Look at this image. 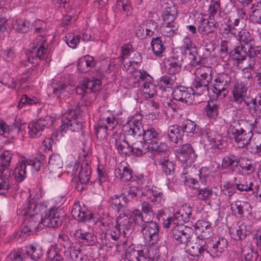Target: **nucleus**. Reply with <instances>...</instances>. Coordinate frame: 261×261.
Returning <instances> with one entry per match:
<instances>
[{"label":"nucleus","instance_id":"nucleus-1","mask_svg":"<svg viewBox=\"0 0 261 261\" xmlns=\"http://www.w3.org/2000/svg\"><path fill=\"white\" fill-rule=\"evenodd\" d=\"M41 205L29 201L28 203L19 208L18 213L19 217L27 216L29 215L27 222L24 224L30 228L33 231L42 229L45 226L44 219L38 213V208Z\"/></svg>","mask_w":261,"mask_h":261},{"label":"nucleus","instance_id":"nucleus-2","mask_svg":"<svg viewBox=\"0 0 261 261\" xmlns=\"http://www.w3.org/2000/svg\"><path fill=\"white\" fill-rule=\"evenodd\" d=\"M212 69L207 66H202L197 69V74L192 83V89L199 95L208 92V85L212 80Z\"/></svg>","mask_w":261,"mask_h":261},{"label":"nucleus","instance_id":"nucleus-3","mask_svg":"<svg viewBox=\"0 0 261 261\" xmlns=\"http://www.w3.org/2000/svg\"><path fill=\"white\" fill-rule=\"evenodd\" d=\"M242 120H238L237 122H233L229 126L228 133L230 134L240 148L246 147L248 150L249 149L248 145L251 139L253 136L251 130L246 129L243 127Z\"/></svg>","mask_w":261,"mask_h":261},{"label":"nucleus","instance_id":"nucleus-4","mask_svg":"<svg viewBox=\"0 0 261 261\" xmlns=\"http://www.w3.org/2000/svg\"><path fill=\"white\" fill-rule=\"evenodd\" d=\"M116 224L109 232H107L105 237L109 236L115 241L118 239L121 234L126 237L129 235L133 229L128 217L125 214H121L116 220Z\"/></svg>","mask_w":261,"mask_h":261},{"label":"nucleus","instance_id":"nucleus-5","mask_svg":"<svg viewBox=\"0 0 261 261\" xmlns=\"http://www.w3.org/2000/svg\"><path fill=\"white\" fill-rule=\"evenodd\" d=\"M54 122L53 119L49 116L38 119L36 121L30 122L28 124L29 134L32 138L40 137L45 128H48Z\"/></svg>","mask_w":261,"mask_h":261},{"label":"nucleus","instance_id":"nucleus-6","mask_svg":"<svg viewBox=\"0 0 261 261\" xmlns=\"http://www.w3.org/2000/svg\"><path fill=\"white\" fill-rule=\"evenodd\" d=\"M185 55L182 52L174 54L173 56L165 59L164 61V67L165 71L169 75H175L181 70Z\"/></svg>","mask_w":261,"mask_h":261},{"label":"nucleus","instance_id":"nucleus-7","mask_svg":"<svg viewBox=\"0 0 261 261\" xmlns=\"http://www.w3.org/2000/svg\"><path fill=\"white\" fill-rule=\"evenodd\" d=\"M65 214L62 208H52L43 217L45 226L56 228L62 225Z\"/></svg>","mask_w":261,"mask_h":261},{"label":"nucleus","instance_id":"nucleus-8","mask_svg":"<svg viewBox=\"0 0 261 261\" xmlns=\"http://www.w3.org/2000/svg\"><path fill=\"white\" fill-rule=\"evenodd\" d=\"M141 231L145 240L154 244L159 239V226L153 220L146 221L141 225Z\"/></svg>","mask_w":261,"mask_h":261},{"label":"nucleus","instance_id":"nucleus-9","mask_svg":"<svg viewBox=\"0 0 261 261\" xmlns=\"http://www.w3.org/2000/svg\"><path fill=\"white\" fill-rule=\"evenodd\" d=\"M230 81V76L225 73L219 74L215 79V84L213 86V91L216 97L223 98L226 96Z\"/></svg>","mask_w":261,"mask_h":261},{"label":"nucleus","instance_id":"nucleus-10","mask_svg":"<svg viewBox=\"0 0 261 261\" xmlns=\"http://www.w3.org/2000/svg\"><path fill=\"white\" fill-rule=\"evenodd\" d=\"M161 200L160 196H153L141 203V211L146 221L153 219L156 209L161 205Z\"/></svg>","mask_w":261,"mask_h":261},{"label":"nucleus","instance_id":"nucleus-11","mask_svg":"<svg viewBox=\"0 0 261 261\" xmlns=\"http://www.w3.org/2000/svg\"><path fill=\"white\" fill-rule=\"evenodd\" d=\"M91 169L87 162L83 163L79 172L78 178L76 176L72 179V181L76 184L75 189L78 191L84 190L90 178Z\"/></svg>","mask_w":261,"mask_h":261},{"label":"nucleus","instance_id":"nucleus-12","mask_svg":"<svg viewBox=\"0 0 261 261\" xmlns=\"http://www.w3.org/2000/svg\"><path fill=\"white\" fill-rule=\"evenodd\" d=\"M192 234V230L190 227L178 225L172 230L173 239L177 242V244L182 245L185 248L190 242Z\"/></svg>","mask_w":261,"mask_h":261},{"label":"nucleus","instance_id":"nucleus-13","mask_svg":"<svg viewBox=\"0 0 261 261\" xmlns=\"http://www.w3.org/2000/svg\"><path fill=\"white\" fill-rule=\"evenodd\" d=\"M184 41L186 43L184 51L186 55H188L189 59L190 60V65L192 66L196 67L203 64V63H202L203 59L200 56L199 57V59L197 60L198 53L195 45L192 44L191 39L187 37L185 38Z\"/></svg>","mask_w":261,"mask_h":261},{"label":"nucleus","instance_id":"nucleus-14","mask_svg":"<svg viewBox=\"0 0 261 261\" xmlns=\"http://www.w3.org/2000/svg\"><path fill=\"white\" fill-rule=\"evenodd\" d=\"M237 44L243 46L244 49H247L249 54V58L253 59L255 57L261 59V46H255L253 45V40L252 38L241 37L239 42L237 39L235 40Z\"/></svg>","mask_w":261,"mask_h":261},{"label":"nucleus","instance_id":"nucleus-15","mask_svg":"<svg viewBox=\"0 0 261 261\" xmlns=\"http://www.w3.org/2000/svg\"><path fill=\"white\" fill-rule=\"evenodd\" d=\"M80 113V111H79L75 114L71 115L70 117H64L62 118V124L61 126L62 130L68 128L72 132H78L82 128V123L79 120Z\"/></svg>","mask_w":261,"mask_h":261},{"label":"nucleus","instance_id":"nucleus-16","mask_svg":"<svg viewBox=\"0 0 261 261\" xmlns=\"http://www.w3.org/2000/svg\"><path fill=\"white\" fill-rule=\"evenodd\" d=\"M128 201L124 194L115 195L109 200V208L117 213L123 212Z\"/></svg>","mask_w":261,"mask_h":261},{"label":"nucleus","instance_id":"nucleus-17","mask_svg":"<svg viewBox=\"0 0 261 261\" xmlns=\"http://www.w3.org/2000/svg\"><path fill=\"white\" fill-rule=\"evenodd\" d=\"M177 151L179 154V160L183 163L190 164L194 162L197 158L193 148L190 144L182 145Z\"/></svg>","mask_w":261,"mask_h":261},{"label":"nucleus","instance_id":"nucleus-18","mask_svg":"<svg viewBox=\"0 0 261 261\" xmlns=\"http://www.w3.org/2000/svg\"><path fill=\"white\" fill-rule=\"evenodd\" d=\"M159 166L166 175H172L175 172V165L169 156V154L164 153L157 160Z\"/></svg>","mask_w":261,"mask_h":261},{"label":"nucleus","instance_id":"nucleus-19","mask_svg":"<svg viewBox=\"0 0 261 261\" xmlns=\"http://www.w3.org/2000/svg\"><path fill=\"white\" fill-rule=\"evenodd\" d=\"M172 97L176 101L187 104L192 103L191 94L188 91V88L184 86L176 87L172 92Z\"/></svg>","mask_w":261,"mask_h":261},{"label":"nucleus","instance_id":"nucleus-20","mask_svg":"<svg viewBox=\"0 0 261 261\" xmlns=\"http://www.w3.org/2000/svg\"><path fill=\"white\" fill-rule=\"evenodd\" d=\"M195 228L198 234L197 238L204 240L211 237L212 227L208 222L199 220L195 224Z\"/></svg>","mask_w":261,"mask_h":261},{"label":"nucleus","instance_id":"nucleus-21","mask_svg":"<svg viewBox=\"0 0 261 261\" xmlns=\"http://www.w3.org/2000/svg\"><path fill=\"white\" fill-rule=\"evenodd\" d=\"M25 125L26 124L23 122L20 118H16L11 126L12 132H14L16 133H22L24 130ZM7 131L8 134L10 133L8 126L5 123L0 122V135L6 137Z\"/></svg>","mask_w":261,"mask_h":261},{"label":"nucleus","instance_id":"nucleus-22","mask_svg":"<svg viewBox=\"0 0 261 261\" xmlns=\"http://www.w3.org/2000/svg\"><path fill=\"white\" fill-rule=\"evenodd\" d=\"M126 137L124 138L121 136H116L113 139L114 140L115 148L120 154L125 155L132 154L131 145L126 141Z\"/></svg>","mask_w":261,"mask_h":261},{"label":"nucleus","instance_id":"nucleus-23","mask_svg":"<svg viewBox=\"0 0 261 261\" xmlns=\"http://www.w3.org/2000/svg\"><path fill=\"white\" fill-rule=\"evenodd\" d=\"M249 112L255 118L261 113V95H258L255 98L244 100Z\"/></svg>","mask_w":261,"mask_h":261},{"label":"nucleus","instance_id":"nucleus-24","mask_svg":"<svg viewBox=\"0 0 261 261\" xmlns=\"http://www.w3.org/2000/svg\"><path fill=\"white\" fill-rule=\"evenodd\" d=\"M205 241L200 239L196 238V242L191 244V247L189 249L190 254L193 256L199 257L203 255L204 252L209 253L206 250Z\"/></svg>","mask_w":261,"mask_h":261},{"label":"nucleus","instance_id":"nucleus-25","mask_svg":"<svg viewBox=\"0 0 261 261\" xmlns=\"http://www.w3.org/2000/svg\"><path fill=\"white\" fill-rule=\"evenodd\" d=\"M95 64L93 57L89 55L85 56L79 60L78 70L81 72H88L95 66Z\"/></svg>","mask_w":261,"mask_h":261},{"label":"nucleus","instance_id":"nucleus-26","mask_svg":"<svg viewBox=\"0 0 261 261\" xmlns=\"http://www.w3.org/2000/svg\"><path fill=\"white\" fill-rule=\"evenodd\" d=\"M181 127L177 125H172L168 127L166 132L169 140L176 144L182 143V135L181 133Z\"/></svg>","mask_w":261,"mask_h":261},{"label":"nucleus","instance_id":"nucleus-27","mask_svg":"<svg viewBox=\"0 0 261 261\" xmlns=\"http://www.w3.org/2000/svg\"><path fill=\"white\" fill-rule=\"evenodd\" d=\"M141 138H135L131 144L132 154H134L137 156H140L145 154L150 147L149 145Z\"/></svg>","mask_w":261,"mask_h":261},{"label":"nucleus","instance_id":"nucleus-28","mask_svg":"<svg viewBox=\"0 0 261 261\" xmlns=\"http://www.w3.org/2000/svg\"><path fill=\"white\" fill-rule=\"evenodd\" d=\"M125 257L128 261H146L149 257L147 253L143 250H136L129 247L126 250Z\"/></svg>","mask_w":261,"mask_h":261},{"label":"nucleus","instance_id":"nucleus-29","mask_svg":"<svg viewBox=\"0 0 261 261\" xmlns=\"http://www.w3.org/2000/svg\"><path fill=\"white\" fill-rule=\"evenodd\" d=\"M206 136L213 147L221 149L224 147L226 143L223 140V137L216 132L208 129Z\"/></svg>","mask_w":261,"mask_h":261},{"label":"nucleus","instance_id":"nucleus-30","mask_svg":"<svg viewBox=\"0 0 261 261\" xmlns=\"http://www.w3.org/2000/svg\"><path fill=\"white\" fill-rule=\"evenodd\" d=\"M54 81L52 87L53 88V93L58 99L60 100L68 96L69 92L68 86L60 82Z\"/></svg>","mask_w":261,"mask_h":261},{"label":"nucleus","instance_id":"nucleus-31","mask_svg":"<svg viewBox=\"0 0 261 261\" xmlns=\"http://www.w3.org/2000/svg\"><path fill=\"white\" fill-rule=\"evenodd\" d=\"M142 140L148 145L157 143L160 140L159 134L152 126H146Z\"/></svg>","mask_w":261,"mask_h":261},{"label":"nucleus","instance_id":"nucleus-32","mask_svg":"<svg viewBox=\"0 0 261 261\" xmlns=\"http://www.w3.org/2000/svg\"><path fill=\"white\" fill-rule=\"evenodd\" d=\"M240 157L233 154L225 156L222 160V167L224 169H229L232 171L238 168Z\"/></svg>","mask_w":261,"mask_h":261},{"label":"nucleus","instance_id":"nucleus-33","mask_svg":"<svg viewBox=\"0 0 261 261\" xmlns=\"http://www.w3.org/2000/svg\"><path fill=\"white\" fill-rule=\"evenodd\" d=\"M229 56L232 59L238 61L244 60L247 57H249V54L247 49H244L243 46L237 44L229 52Z\"/></svg>","mask_w":261,"mask_h":261},{"label":"nucleus","instance_id":"nucleus-34","mask_svg":"<svg viewBox=\"0 0 261 261\" xmlns=\"http://www.w3.org/2000/svg\"><path fill=\"white\" fill-rule=\"evenodd\" d=\"M220 109L219 103L216 101L209 100L204 108L205 115L210 118L216 119Z\"/></svg>","mask_w":261,"mask_h":261},{"label":"nucleus","instance_id":"nucleus-35","mask_svg":"<svg viewBox=\"0 0 261 261\" xmlns=\"http://www.w3.org/2000/svg\"><path fill=\"white\" fill-rule=\"evenodd\" d=\"M132 171L127 166L119 165L115 170L116 177L123 181H127L132 178Z\"/></svg>","mask_w":261,"mask_h":261},{"label":"nucleus","instance_id":"nucleus-36","mask_svg":"<svg viewBox=\"0 0 261 261\" xmlns=\"http://www.w3.org/2000/svg\"><path fill=\"white\" fill-rule=\"evenodd\" d=\"M71 214L75 219L81 222L90 220L93 217V214L92 213L82 211L80 207L73 208Z\"/></svg>","mask_w":261,"mask_h":261},{"label":"nucleus","instance_id":"nucleus-37","mask_svg":"<svg viewBox=\"0 0 261 261\" xmlns=\"http://www.w3.org/2000/svg\"><path fill=\"white\" fill-rule=\"evenodd\" d=\"M182 133H192L199 135L201 133V128L194 121L187 120L180 126Z\"/></svg>","mask_w":261,"mask_h":261},{"label":"nucleus","instance_id":"nucleus-38","mask_svg":"<svg viewBox=\"0 0 261 261\" xmlns=\"http://www.w3.org/2000/svg\"><path fill=\"white\" fill-rule=\"evenodd\" d=\"M238 167H240L242 171L247 172L248 174L253 172L255 170V164L251 159L240 156Z\"/></svg>","mask_w":261,"mask_h":261},{"label":"nucleus","instance_id":"nucleus-39","mask_svg":"<svg viewBox=\"0 0 261 261\" xmlns=\"http://www.w3.org/2000/svg\"><path fill=\"white\" fill-rule=\"evenodd\" d=\"M227 241L224 238H219L216 243L213 244L211 252L215 254L216 256H219L222 252L227 248Z\"/></svg>","mask_w":261,"mask_h":261},{"label":"nucleus","instance_id":"nucleus-40","mask_svg":"<svg viewBox=\"0 0 261 261\" xmlns=\"http://www.w3.org/2000/svg\"><path fill=\"white\" fill-rule=\"evenodd\" d=\"M145 126H143L139 121H136L134 123L133 125L130 127L129 129L127 130V135L133 136L134 137L137 136L139 138H141V136H143L145 132Z\"/></svg>","mask_w":261,"mask_h":261},{"label":"nucleus","instance_id":"nucleus-41","mask_svg":"<svg viewBox=\"0 0 261 261\" xmlns=\"http://www.w3.org/2000/svg\"><path fill=\"white\" fill-rule=\"evenodd\" d=\"M151 46L154 54L156 56L161 57L165 50L161 38L160 37L153 38L151 41Z\"/></svg>","mask_w":261,"mask_h":261},{"label":"nucleus","instance_id":"nucleus-42","mask_svg":"<svg viewBox=\"0 0 261 261\" xmlns=\"http://www.w3.org/2000/svg\"><path fill=\"white\" fill-rule=\"evenodd\" d=\"M27 248L26 254L33 260H37L42 255V248L38 245H30Z\"/></svg>","mask_w":261,"mask_h":261},{"label":"nucleus","instance_id":"nucleus-43","mask_svg":"<svg viewBox=\"0 0 261 261\" xmlns=\"http://www.w3.org/2000/svg\"><path fill=\"white\" fill-rule=\"evenodd\" d=\"M142 93L144 97L149 98L156 95V87L150 82H145L143 84Z\"/></svg>","mask_w":261,"mask_h":261},{"label":"nucleus","instance_id":"nucleus-44","mask_svg":"<svg viewBox=\"0 0 261 261\" xmlns=\"http://www.w3.org/2000/svg\"><path fill=\"white\" fill-rule=\"evenodd\" d=\"M150 147L151 148L152 151L154 155H162L164 153L169 154L168 147L165 143H161L159 141L157 143H153Z\"/></svg>","mask_w":261,"mask_h":261},{"label":"nucleus","instance_id":"nucleus-45","mask_svg":"<svg viewBox=\"0 0 261 261\" xmlns=\"http://www.w3.org/2000/svg\"><path fill=\"white\" fill-rule=\"evenodd\" d=\"M21 164L15 168L14 173H15V178L18 182L22 181L25 178L26 174L25 169L27 168L25 160H22Z\"/></svg>","mask_w":261,"mask_h":261},{"label":"nucleus","instance_id":"nucleus-46","mask_svg":"<svg viewBox=\"0 0 261 261\" xmlns=\"http://www.w3.org/2000/svg\"><path fill=\"white\" fill-rule=\"evenodd\" d=\"M236 188L240 192L252 191L253 193H255V186L254 184L250 181L242 180L239 183L235 184Z\"/></svg>","mask_w":261,"mask_h":261},{"label":"nucleus","instance_id":"nucleus-47","mask_svg":"<svg viewBox=\"0 0 261 261\" xmlns=\"http://www.w3.org/2000/svg\"><path fill=\"white\" fill-rule=\"evenodd\" d=\"M131 223H135V224L140 225L141 223L145 222V217L141 211L139 209H135L132 211L130 218H128ZM133 225V224H132Z\"/></svg>","mask_w":261,"mask_h":261},{"label":"nucleus","instance_id":"nucleus-48","mask_svg":"<svg viewBox=\"0 0 261 261\" xmlns=\"http://www.w3.org/2000/svg\"><path fill=\"white\" fill-rule=\"evenodd\" d=\"M250 9H252L251 13L250 14L251 19L254 22L261 24V7L258 5L255 6L253 4L251 5Z\"/></svg>","mask_w":261,"mask_h":261},{"label":"nucleus","instance_id":"nucleus-49","mask_svg":"<svg viewBox=\"0 0 261 261\" xmlns=\"http://www.w3.org/2000/svg\"><path fill=\"white\" fill-rule=\"evenodd\" d=\"M242 253L246 261H256L258 257L257 252L250 247L243 248Z\"/></svg>","mask_w":261,"mask_h":261},{"label":"nucleus","instance_id":"nucleus-50","mask_svg":"<svg viewBox=\"0 0 261 261\" xmlns=\"http://www.w3.org/2000/svg\"><path fill=\"white\" fill-rule=\"evenodd\" d=\"M47 43L46 39H45L43 35H37L35 39L30 44V48L32 49H37V48H41L43 46H46Z\"/></svg>","mask_w":261,"mask_h":261},{"label":"nucleus","instance_id":"nucleus-51","mask_svg":"<svg viewBox=\"0 0 261 261\" xmlns=\"http://www.w3.org/2000/svg\"><path fill=\"white\" fill-rule=\"evenodd\" d=\"M30 27V23L28 20L19 19L17 20L14 24L15 29L21 33L27 32Z\"/></svg>","mask_w":261,"mask_h":261},{"label":"nucleus","instance_id":"nucleus-52","mask_svg":"<svg viewBox=\"0 0 261 261\" xmlns=\"http://www.w3.org/2000/svg\"><path fill=\"white\" fill-rule=\"evenodd\" d=\"M48 164L55 169H60L63 166V162L61 158L58 154H52L50 155Z\"/></svg>","mask_w":261,"mask_h":261},{"label":"nucleus","instance_id":"nucleus-53","mask_svg":"<svg viewBox=\"0 0 261 261\" xmlns=\"http://www.w3.org/2000/svg\"><path fill=\"white\" fill-rule=\"evenodd\" d=\"M236 234L234 235L233 239L236 241L242 240L250 234V231L246 230V227L244 225L239 226L236 229Z\"/></svg>","mask_w":261,"mask_h":261},{"label":"nucleus","instance_id":"nucleus-54","mask_svg":"<svg viewBox=\"0 0 261 261\" xmlns=\"http://www.w3.org/2000/svg\"><path fill=\"white\" fill-rule=\"evenodd\" d=\"M197 197L199 199L206 201L209 200L213 195V192L211 189L205 188L202 189L199 188Z\"/></svg>","mask_w":261,"mask_h":261},{"label":"nucleus","instance_id":"nucleus-55","mask_svg":"<svg viewBox=\"0 0 261 261\" xmlns=\"http://www.w3.org/2000/svg\"><path fill=\"white\" fill-rule=\"evenodd\" d=\"M47 51L46 46H43L41 48L39 47L37 49H32V59L36 57L38 58L40 60H44L46 57Z\"/></svg>","mask_w":261,"mask_h":261},{"label":"nucleus","instance_id":"nucleus-56","mask_svg":"<svg viewBox=\"0 0 261 261\" xmlns=\"http://www.w3.org/2000/svg\"><path fill=\"white\" fill-rule=\"evenodd\" d=\"M108 129L101 122L99 123L95 130V134L97 139L103 140L106 139L108 135Z\"/></svg>","mask_w":261,"mask_h":261},{"label":"nucleus","instance_id":"nucleus-57","mask_svg":"<svg viewBox=\"0 0 261 261\" xmlns=\"http://www.w3.org/2000/svg\"><path fill=\"white\" fill-rule=\"evenodd\" d=\"M221 4L219 1L212 0L209 6L210 19H214L218 10L220 8Z\"/></svg>","mask_w":261,"mask_h":261},{"label":"nucleus","instance_id":"nucleus-58","mask_svg":"<svg viewBox=\"0 0 261 261\" xmlns=\"http://www.w3.org/2000/svg\"><path fill=\"white\" fill-rule=\"evenodd\" d=\"M159 82L162 86L171 88L174 84V80L168 75H163L159 79Z\"/></svg>","mask_w":261,"mask_h":261},{"label":"nucleus","instance_id":"nucleus-59","mask_svg":"<svg viewBox=\"0 0 261 261\" xmlns=\"http://www.w3.org/2000/svg\"><path fill=\"white\" fill-rule=\"evenodd\" d=\"M26 166L31 168L32 172H38L39 171L41 165V162L38 159H34L33 160L25 161Z\"/></svg>","mask_w":261,"mask_h":261},{"label":"nucleus","instance_id":"nucleus-60","mask_svg":"<svg viewBox=\"0 0 261 261\" xmlns=\"http://www.w3.org/2000/svg\"><path fill=\"white\" fill-rule=\"evenodd\" d=\"M198 31L201 34L207 35L214 33L215 30L212 29L211 22L207 21L205 23L204 25L198 27Z\"/></svg>","mask_w":261,"mask_h":261},{"label":"nucleus","instance_id":"nucleus-61","mask_svg":"<svg viewBox=\"0 0 261 261\" xmlns=\"http://www.w3.org/2000/svg\"><path fill=\"white\" fill-rule=\"evenodd\" d=\"M132 47V45L129 44L124 45L121 47V54L119 58L121 64L123 63L124 59L129 56Z\"/></svg>","mask_w":261,"mask_h":261},{"label":"nucleus","instance_id":"nucleus-62","mask_svg":"<svg viewBox=\"0 0 261 261\" xmlns=\"http://www.w3.org/2000/svg\"><path fill=\"white\" fill-rule=\"evenodd\" d=\"M11 188L9 180L0 178V195L8 193Z\"/></svg>","mask_w":261,"mask_h":261},{"label":"nucleus","instance_id":"nucleus-63","mask_svg":"<svg viewBox=\"0 0 261 261\" xmlns=\"http://www.w3.org/2000/svg\"><path fill=\"white\" fill-rule=\"evenodd\" d=\"M236 186L235 184L227 183L224 186L222 191L223 194L228 196H231L236 191Z\"/></svg>","mask_w":261,"mask_h":261},{"label":"nucleus","instance_id":"nucleus-64","mask_svg":"<svg viewBox=\"0 0 261 261\" xmlns=\"http://www.w3.org/2000/svg\"><path fill=\"white\" fill-rule=\"evenodd\" d=\"M81 37L79 35L75 36L74 35H69L66 40V43L68 46L72 48L76 47L77 45L79 43Z\"/></svg>","mask_w":261,"mask_h":261}]
</instances>
